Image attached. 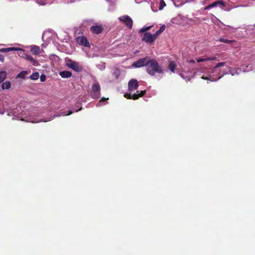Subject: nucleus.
Masks as SVG:
<instances>
[{"label": "nucleus", "instance_id": "33", "mask_svg": "<svg viewBox=\"0 0 255 255\" xmlns=\"http://www.w3.org/2000/svg\"><path fill=\"white\" fill-rule=\"evenodd\" d=\"M188 63H195V61L194 60H191L190 61H188Z\"/></svg>", "mask_w": 255, "mask_h": 255}, {"label": "nucleus", "instance_id": "7", "mask_svg": "<svg viewBox=\"0 0 255 255\" xmlns=\"http://www.w3.org/2000/svg\"><path fill=\"white\" fill-rule=\"evenodd\" d=\"M148 62V60H147V58L146 57L140 58L133 62L132 64V66L135 68H140L144 66H145L146 67Z\"/></svg>", "mask_w": 255, "mask_h": 255}, {"label": "nucleus", "instance_id": "25", "mask_svg": "<svg viewBox=\"0 0 255 255\" xmlns=\"http://www.w3.org/2000/svg\"><path fill=\"white\" fill-rule=\"evenodd\" d=\"M219 41L222 42L226 43H228V44L231 43L232 42V41L231 40H228V39H224V38H220L219 40Z\"/></svg>", "mask_w": 255, "mask_h": 255}, {"label": "nucleus", "instance_id": "17", "mask_svg": "<svg viewBox=\"0 0 255 255\" xmlns=\"http://www.w3.org/2000/svg\"><path fill=\"white\" fill-rule=\"evenodd\" d=\"M176 67V64L174 61H170L169 62L168 68L172 72L174 73L175 72Z\"/></svg>", "mask_w": 255, "mask_h": 255}, {"label": "nucleus", "instance_id": "6", "mask_svg": "<svg viewBox=\"0 0 255 255\" xmlns=\"http://www.w3.org/2000/svg\"><path fill=\"white\" fill-rule=\"evenodd\" d=\"M145 93L146 91L145 90L141 91H137L136 93L133 95L126 93L125 95V97L128 99H132L135 100L138 99L140 97L143 96Z\"/></svg>", "mask_w": 255, "mask_h": 255}, {"label": "nucleus", "instance_id": "3", "mask_svg": "<svg viewBox=\"0 0 255 255\" xmlns=\"http://www.w3.org/2000/svg\"><path fill=\"white\" fill-rule=\"evenodd\" d=\"M226 62H225L218 63L212 69L213 73L218 72V74L216 75L218 76V79H220L224 75L227 74V72H222L221 69V67L224 66Z\"/></svg>", "mask_w": 255, "mask_h": 255}, {"label": "nucleus", "instance_id": "24", "mask_svg": "<svg viewBox=\"0 0 255 255\" xmlns=\"http://www.w3.org/2000/svg\"><path fill=\"white\" fill-rule=\"evenodd\" d=\"M151 27H152V26H144L139 30V33L146 32L148 30H149L151 28Z\"/></svg>", "mask_w": 255, "mask_h": 255}, {"label": "nucleus", "instance_id": "1", "mask_svg": "<svg viewBox=\"0 0 255 255\" xmlns=\"http://www.w3.org/2000/svg\"><path fill=\"white\" fill-rule=\"evenodd\" d=\"M146 72L151 76H154L156 73L162 74L163 69L158 63L154 59L148 60L146 67Z\"/></svg>", "mask_w": 255, "mask_h": 255}, {"label": "nucleus", "instance_id": "14", "mask_svg": "<svg viewBox=\"0 0 255 255\" xmlns=\"http://www.w3.org/2000/svg\"><path fill=\"white\" fill-rule=\"evenodd\" d=\"M41 50L40 47L36 45H33L32 46L31 51L33 55H38L41 53Z\"/></svg>", "mask_w": 255, "mask_h": 255}, {"label": "nucleus", "instance_id": "18", "mask_svg": "<svg viewBox=\"0 0 255 255\" xmlns=\"http://www.w3.org/2000/svg\"><path fill=\"white\" fill-rule=\"evenodd\" d=\"M19 50H21L20 48H16V47H10V48H2L0 50V51L3 52H8L10 51L14 50V51H17Z\"/></svg>", "mask_w": 255, "mask_h": 255}, {"label": "nucleus", "instance_id": "34", "mask_svg": "<svg viewBox=\"0 0 255 255\" xmlns=\"http://www.w3.org/2000/svg\"><path fill=\"white\" fill-rule=\"evenodd\" d=\"M227 68H228V69L229 70V72H230V69H231V67H229V66H228V67H227ZM229 73H231V72H229Z\"/></svg>", "mask_w": 255, "mask_h": 255}, {"label": "nucleus", "instance_id": "19", "mask_svg": "<svg viewBox=\"0 0 255 255\" xmlns=\"http://www.w3.org/2000/svg\"><path fill=\"white\" fill-rule=\"evenodd\" d=\"M7 73L5 71H0V83H2L6 78Z\"/></svg>", "mask_w": 255, "mask_h": 255}, {"label": "nucleus", "instance_id": "23", "mask_svg": "<svg viewBox=\"0 0 255 255\" xmlns=\"http://www.w3.org/2000/svg\"><path fill=\"white\" fill-rule=\"evenodd\" d=\"M120 74H121V71L120 70L117 68L116 69H115L114 72L113 73V76L116 79H118L120 76Z\"/></svg>", "mask_w": 255, "mask_h": 255}, {"label": "nucleus", "instance_id": "30", "mask_svg": "<svg viewBox=\"0 0 255 255\" xmlns=\"http://www.w3.org/2000/svg\"><path fill=\"white\" fill-rule=\"evenodd\" d=\"M108 98H102L99 101V103H100L101 102H104L106 100H108Z\"/></svg>", "mask_w": 255, "mask_h": 255}, {"label": "nucleus", "instance_id": "20", "mask_svg": "<svg viewBox=\"0 0 255 255\" xmlns=\"http://www.w3.org/2000/svg\"><path fill=\"white\" fill-rule=\"evenodd\" d=\"M29 73L28 71H22L16 76L17 78L25 79V76Z\"/></svg>", "mask_w": 255, "mask_h": 255}, {"label": "nucleus", "instance_id": "15", "mask_svg": "<svg viewBox=\"0 0 255 255\" xmlns=\"http://www.w3.org/2000/svg\"><path fill=\"white\" fill-rule=\"evenodd\" d=\"M59 75L63 78H68L72 76V73L68 71H61L59 73Z\"/></svg>", "mask_w": 255, "mask_h": 255}, {"label": "nucleus", "instance_id": "2", "mask_svg": "<svg viewBox=\"0 0 255 255\" xmlns=\"http://www.w3.org/2000/svg\"><path fill=\"white\" fill-rule=\"evenodd\" d=\"M101 87L99 83L96 82L93 84L92 87L91 96L93 99H97L100 97Z\"/></svg>", "mask_w": 255, "mask_h": 255}, {"label": "nucleus", "instance_id": "26", "mask_svg": "<svg viewBox=\"0 0 255 255\" xmlns=\"http://www.w3.org/2000/svg\"><path fill=\"white\" fill-rule=\"evenodd\" d=\"M166 6V3L163 0H160V5H159V10L162 9L164 6Z\"/></svg>", "mask_w": 255, "mask_h": 255}, {"label": "nucleus", "instance_id": "21", "mask_svg": "<svg viewBox=\"0 0 255 255\" xmlns=\"http://www.w3.org/2000/svg\"><path fill=\"white\" fill-rule=\"evenodd\" d=\"M11 87V83L9 81H6L1 84L2 90L9 89Z\"/></svg>", "mask_w": 255, "mask_h": 255}, {"label": "nucleus", "instance_id": "11", "mask_svg": "<svg viewBox=\"0 0 255 255\" xmlns=\"http://www.w3.org/2000/svg\"><path fill=\"white\" fill-rule=\"evenodd\" d=\"M90 30L93 33L98 34L103 31V27L101 25H93L91 27Z\"/></svg>", "mask_w": 255, "mask_h": 255}, {"label": "nucleus", "instance_id": "31", "mask_svg": "<svg viewBox=\"0 0 255 255\" xmlns=\"http://www.w3.org/2000/svg\"><path fill=\"white\" fill-rule=\"evenodd\" d=\"M4 56L0 54V60L3 61L4 60Z\"/></svg>", "mask_w": 255, "mask_h": 255}, {"label": "nucleus", "instance_id": "12", "mask_svg": "<svg viewBox=\"0 0 255 255\" xmlns=\"http://www.w3.org/2000/svg\"><path fill=\"white\" fill-rule=\"evenodd\" d=\"M218 5H221L222 6V7H224L225 6V3L224 2V1L223 0H222L215 1V2H213L212 3L207 6L205 8V9H208L213 8V7H214L217 6Z\"/></svg>", "mask_w": 255, "mask_h": 255}, {"label": "nucleus", "instance_id": "27", "mask_svg": "<svg viewBox=\"0 0 255 255\" xmlns=\"http://www.w3.org/2000/svg\"><path fill=\"white\" fill-rule=\"evenodd\" d=\"M160 34L161 33L158 30H157L155 33L152 34L154 40H155L157 38L158 35Z\"/></svg>", "mask_w": 255, "mask_h": 255}, {"label": "nucleus", "instance_id": "29", "mask_svg": "<svg viewBox=\"0 0 255 255\" xmlns=\"http://www.w3.org/2000/svg\"><path fill=\"white\" fill-rule=\"evenodd\" d=\"M40 79L41 82H44L46 80L45 75L44 74L41 75L40 76Z\"/></svg>", "mask_w": 255, "mask_h": 255}, {"label": "nucleus", "instance_id": "4", "mask_svg": "<svg viewBox=\"0 0 255 255\" xmlns=\"http://www.w3.org/2000/svg\"><path fill=\"white\" fill-rule=\"evenodd\" d=\"M66 65L69 68L73 69V70L77 72H81L82 70V67L79 66L78 63L71 59H68L67 60Z\"/></svg>", "mask_w": 255, "mask_h": 255}, {"label": "nucleus", "instance_id": "28", "mask_svg": "<svg viewBox=\"0 0 255 255\" xmlns=\"http://www.w3.org/2000/svg\"><path fill=\"white\" fill-rule=\"evenodd\" d=\"M165 29V25H162L160 26V29L158 30V31L161 33L162 32L164 31Z\"/></svg>", "mask_w": 255, "mask_h": 255}, {"label": "nucleus", "instance_id": "16", "mask_svg": "<svg viewBox=\"0 0 255 255\" xmlns=\"http://www.w3.org/2000/svg\"><path fill=\"white\" fill-rule=\"evenodd\" d=\"M216 59H217V57L213 56V57H207V58H198L196 59V61L197 62L200 63V62L209 61V60H216Z\"/></svg>", "mask_w": 255, "mask_h": 255}, {"label": "nucleus", "instance_id": "13", "mask_svg": "<svg viewBox=\"0 0 255 255\" xmlns=\"http://www.w3.org/2000/svg\"><path fill=\"white\" fill-rule=\"evenodd\" d=\"M25 58L26 59L30 61L31 64L34 66H38L39 64V62L36 60L34 59L31 55L27 54L26 55Z\"/></svg>", "mask_w": 255, "mask_h": 255}, {"label": "nucleus", "instance_id": "9", "mask_svg": "<svg viewBox=\"0 0 255 255\" xmlns=\"http://www.w3.org/2000/svg\"><path fill=\"white\" fill-rule=\"evenodd\" d=\"M138 83L136 79H131L128 83V90L130 91H134L136 90L138 87Z\"/></svg>", "mask_w": 255, "mask_h": 255}, {"label": "nucleus", "instance_id": "35", "mask_svg": "<svg viewBox=\"0 0 255 255\" xmlns=\"http://www.w3.org/2000/svg\"><path fill=\"white\" fill-rule=\"evenodd\" d=\"M254 26H255V24H254Z\"/></svg>", "mask_w": 255, "mask_h": 255}, {"label": "nucleus", "instance_id": "32", "mask_svg": "<svg viewBox=\"0 0 255 255\" xmlns=\"http://www.w3.org/2000/svg\"><path fill=\"white\" fill-rule=\"evenodd\" d=\"M72 113H73V112L71 111H69L68 114H65L63 115V116H64L69 115L72 114Z\"/></svg>", "mask_w": 255, "mask_h": 255}, {"label": "nucleus", "instance_id": "22", "mask_svg": "<svg viewBox=\"0 0 255 255\" xmlns=\"http://www.w3.org/2000/svg\"><path fill=\"white\" fill-rule=\"evenodd\" d=\"M39 77V74L38 72H35L34 73H33L29 77V78L33 80H36L38 79Z\"/></svg>", "mask_w": 255, "mask_h": 255}, {"label": "nucleus", "instance_id": "5", "mask_svg": "<svg viewBox=\"0 0 255 255\" xmlns=\"http://www.w3.org/2000/svg\"><path fill=\"white\" fill-rule=\"evenodd\" d=\"M119 19L120 21L124 22L129 29L132 28L133 21L128 15H126L122 16L119 18Z\"/></svg>", "mask_w": 255, "mask_h": 255}, {"label": "nucleus", "instance_id": "10", "mask_svg": "<svg viewBox=\"0 0 255 255\" xmlns=\"http://www.w3.org/2000/svg\"><path fill=\"white\" fill-rule=\"evenodd\" d=\"M142 40L147 43H151L155 41L153 35L149 32L144 33Z\"/></svg>", "mask_w": 255, "mask_h": 255}, {"label": "nucleus", "instance_id": "8", "mask_svg": "<svg viewBox=\"0 0 255 255\" xmlns=\"http://www.w3.org/2000/svg\"><path fill=\"white\" fill-rule=\"evenodd\" d=\"M77 43L82 46L85 47H90V45L89 41L87 40L86 37L84 36H80L77 37Z\"/></svg>", "mask_w": 255, "mask_h": 255}]
</instances>
